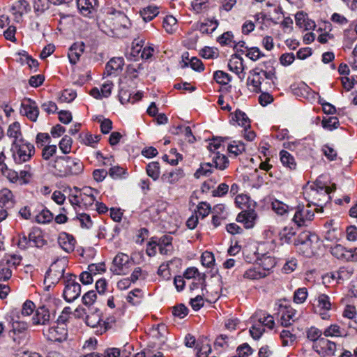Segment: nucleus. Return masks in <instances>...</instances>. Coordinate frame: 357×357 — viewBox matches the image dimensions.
Returning a JSON list of instances; mask_svg holds the SVG:
<instances>
[{"label":"nucleus","instance_id":"nucleus-57","mask_svg":"<svg viewBox=\"0 0 357 357\" xmlns=\"http://www.w3.org/2000/svg\"><path fill=\"white\" fill-rule=\"evenodd\" d=\"M307 297V290L305 287L299 288L294 294V301L296 303H303Z\"/></svg>","mask_w":357,"mask_h":357},{"label":"nucleus","instance_id":"nucleus-5","mask_svg":"<svg viewBox=\"0 0 357 357\" xmlns=\"http://www.w3.org/2000/svg\"><path fill=\"white\" fill-rule=\"evenodd\" d=\"M110 27L118 38H124L130 33L131 23L128 17L121 12L112 13L109 17Z\"/></svg>","mask_w":357,"mask_h":357},{"label":"nucleus","instance_id":"nucleus-35","mask_svg":"<svg viewBox=\"0 0 357 357\" xmlns=\"http://www.w3.org/2000/svg\"><path fill=\"white\" fill-rule=\"evenodd\" d=\"M192 8L196 14L204 13L210 8L208 0H193L191 3Z\"/></svg>","mask_w":357,"mask_h":357},{"label":"nucleus","instance_id":"nucleus-8","mask_svg":"<svg viewBox=\"0 0 357 357\" xmlns=\"http://www.w3.org/2000/svg\"><path fill=\"white\" fill-rule=\"evenodd\" d=\"M54 317V312L50 311L45 305H42L36 309L31 323L33 326H47L51 324Z\"/></svg>","mask_w":357,"mask_h":357},{"label":"nucleus","instance_id":"nucleus-9","mask_svg":"<svg viewBox=\"0 0 357 357\" xmlns=\"http://www.w3.org/2000/svg\"><path fill=\"white\" fill-rule=\"evenodd\" d=\"M66 266V260L64 259L56 260L52 263L46 273L45 282L57 284L61 278L64 279L66 277L64 275Z\"/></svg>","mask_w":357,"mask_h":357},{"label":"nucleus","instance_id":"nucleus-11","mask_svg":"<svg viewBox=\"0 0 357 357\" xmlns=\"http://www.w3.org/2000/svg\"><path fill=\"white\" fill-rule=\"evenodd\" d=\"M313 349L321 357L332 356L336 350V344L325 337L313 344Z\"/></svg>","mask_w":357,"mask_h":357},{"label":"nucleus","instance_id":"nucleus-61","mask_svg":"<svg viewBox=\"0 0 357 357\" xmlns=\"http://www.w3.org/2000/svg\"><path fill=\"white\" fill-rule=\"evenodd\" d=\"M36 305L33 302L26 300L22 305L21 314L22 316H29L36 310Z\"/></svg>","mask_w":357,"mask_h":357},{"label":"nucleus","instance_id":"nucleus-37","mask_svg":"<svg viewBox=\"0 0 357 357\" xmlns=\"http://www.w3.org/2000/svg\"><path fill=\"white\" fill-rule=\"evenodd\" d=\"M57 2V0H35L33 5L34 11L37 15H40L49 9L51 4Z\"/></svg>","mask_w":357,"mask_h":357},{"label":"nucleus","instance_id":"nucleus-50","mask_svg":"<svg viewBox=\"0 0 357 357\" xmlns=\"http://www.w3.org/2000/svg\"><path fill=\"white\" fill-rule=\"evenodd\" d=\"M321 124L324 128L332 130L339 126V120L335 116H329L324 118Z\"/></svg>","mask_w":357,"mask_h":357},{"label":"nucleus","instance_id":"nucleus-60","mask_svg":"<svg viewBox=\"0 0 357 357\" xmlns=\"http://www.w3.org/2000/svg\"><path fill=\"white\" fill-rule=\"evenodd\" d=\"M253 353V349L248 343H243L238 346L236 349L237 356L248 357Z\"/></svg>","mask_w":357,"mask_h":357},{"label":"nucleus","instance_id":"nucleus-14","mask_svg":"<svg viewBox=\"0 0 357 357\" xmlns=\"http://www.w3.org/2000/svg\"><path fill=\"white\" fill-rule=\"evenodd\" d=\"M331 253L338 259L357 261V248L354 250H347L338 244L331 248Z\"/></svg>","mask_w":357,"mask_h":357},{"label":"nucleus","instance_id":"nucleus-18","mask_svg":"<svg viewBox=\"0 0 357 357\" xmlns=\"http://www.w3.org/2000/svg\"><path fill=\"white\" fill-rule=\"evenodd\" d=\"M257 218V213L254 210H244L236 217V221L243 224L245 228H252Z\"/></svg>","mask_w":357,"mask_h":357},{"label":"nucleus","instance_id":"nucleus-42","mask_svg":"<svg viewBox=\"0 0 357 357\" xmlns=\"http://www.w3.org/2000/svg\"><path fill=\"white\" fill-rule=\"evenodd\" d=\"M29 6V3L26 0H18L12 6V10L14 11L13 14L20 17L22 15L24 12L27 11V8Z\"/></svg>","mask_w":357,"mask_h":357},{"label":"nucleus","instance_id":"nucleus-27","mask_svg":"<svg viewBox=\"0 0 357 357\" xmlns=\"http://www.w3.org/2000/svg\"><path fill=\"white\" fill-rule=\"evenodd\" d=\"M184 176V173L181 169H176L162 174L161 179L163 182L174 184Z\"/></svg>","mask_w":357,"mask_h":357},{"label":"nucleus","instance_id":"nucleus-19","mask_svg":"<svg viewBox=\"0 0 357 357\" xmlns=\"http://www.w3.org/2000/svg\"><path fill=\"white\" fill-rule=\"evenodd\" d=\"M314 211L309 209L308 208H304L298 209L292 220L298 226L301 227L305 225L307 221H311L314 218Z\"/></svg>","mask_w":357,"mask_h":357},{"label":"nucleus","instance_id":"nucleus-23","mask_svg":"<svg viewBox=\"0 0 357 357\" xmlns=\"http://www.w3.org/2000/svg\"><path fill=\"white\" fill-rule=\"evenodd\" d=\"M29 238L31 247L42 248L46 243L43 231L38 227L32 228L29 232Z\"/></svg>","mask_w":357,"mask_h":357},{"label":"nucleus","instance_id":"nucleus-2","mask_svg":"<svg viewBox=\"0 0 357 357\" xmlns=\"http://www.w3.org/2000/svg\"><path fill=\"white\" fill-rule=\"evenodd\" d=\"M10 151L14 162L22 165L29 162L35 155L34 145L25 140L18 144H11Z\"/></svg>","mask_w":357,"mask_h":357},{"label":"nucleus","instance_id":"nucleus-59","mask_svg":"<svg viewBox=\"0 0 357 357\" xmlns=\"http://www.w3.org/2000/svg\"><path fill=\"white\" fill-rule=\"evenodd\" d=\"M322 331L315 327H311L307 331V337L308 340L317 342L319 339H322Z\"/></svg>","mask_w":357,"mask_h":357},{"label":"nucleus","instance_id":"nucleus-34","mask_svg":"<svg viewBox=\"0 0 357 357\" xmlns=\"http://www.w3.org/2000/svg\"><path fill=\"white\" fill-rule=\"evenodd\" d=\"M261 77L260 73H255L251 77L248 79V85L250 89L255 93H259L261 91Z\"/></svg>","mask_w":357,"mask_h":357},{"label":"nucleus","instance_id":"nucleus-44","mask_svg":"<svg viewBox=\"0 0 357 357\" xmlns=\"http://www.w3.org/2000/svg\"><path fill=\"white\" fill-rule=\"evenodd\" d=\"M213 162L215 164V168L223 170L227 167L229 160L225 155L218 152L213 158Z\"/></svg>","mask_w":357,"mask_h":357},{"label":"nucleus","instance_id":"nucleus-17","mask_svg":"<svg viewBox=\"0 0 357 357\" xmlns=\"http://www.w3.org/2000/svg\"><path fill=\"white\" fill-rule=\"evenodd\" d=\"M6 136L10 139L11 144H18L26 140L23 137L21 126L17 121L13 122L8 126Z\"/></svg>","mask_w":357,"mask_h":357},{"label":"nucleus","instance_id":"nucleus-20","mask_svg":"<svg viewBox=\"0 0 357 357\" xmlns=\"http://www.w3.org/2000/svg\"><path fill=\"white\" fill-rule=\"evenodd\" d=\"M58 243L65 252L70 253L75 250L76 241L73 235L62 232L59 236Z\"/></svg>","mask_w":357,"mask_h":357},{"label":"nucleus","instance_id":"nucleus-3","mask_svg":"<svg viewBox=\"0 0 357 357\" xmlns=\"http://www.w3.org/2000/svg\"><path fill=\"white\" fill-rule=\"evenodd\" d=\"M253 324L250 333L255 340L259 339L265 331V327L273 329L275 325L272 316L263 312H256L252 317Z\"/></svg>","mask_w":357,"mask_h":357},{"label":"nucleus","instance_id":"nucleus-49","mask_svg":"<svg viewBox=\"0 0 357 357\" xmlns=\"http://www.w3.org/2000/svg\"><path fill=\"white\" fill-rule=\"evenodd\" d=\"M97 298V295L96 292L93 290L89 291L82 296V303L84 305L87 306V307H97L95 305V302Z\"/></svg>","mask_w":357,"mask_h":357},{"label":"nucleus","instance_id":"nucleus-43","mask_svg":"<svg viewBox=\"0 0 357 357\" xmlns=\"http://www.w3.org/2000/svg\"><path fill=\"white\" fill-rule=\"evenodd\" d=\"M344 332L339 326L333 324L326 328L323 334L326 337H341L344 335Z\"/></svg>","mask_w":357,"mask_h":357},{"label":"nucleus","instance_id":"nucleus-45","mask_svg":"<svg viewBox=\"0 0 357 357\" xmlns=\"http://www.w3.org/2000/svg\"><path fill=\"white\" fill-rule=\"evenodd\" d=\"M108 174L113 179H121L126 178L128 175L126 169L119 166H114L111 167Z\"/></svg>","mask_w":357,"mask_h":357},{"label":"nucleus","instance_id":"nucleus-29","mask_svg":"<svg viewBox=\"0 0 357 357\" xmlns=\"http://www.w3.org/2000/svg\"><path fill=\"white\" fill-rule=\"evenodd\" d=\"M218 22L217 20H207L203 22L197 24V29L202 33H212L218 27Z\"/></svg>","mask_w":357,"mask_h":357},{"label":"nucleus","instance_id":"nucleus-36","mask_svg":"<svg viewBox=\"0 0 357 357\" xmlns=\"http://www.w3.org/2000/svg\"><path fill=\"white\" fill-rule=\"evenodd\" d=\"M79 222L80 227L83 229H90L93 226V221L91 216L85 213L76 212V216L73 218Z\"/></svg>","mask_w":357,"mask_h":357},{"label":"nucleus","instance_id":"nucleus-15","mask_svg":"<svg viewBox=\"0 0 357 357\" xmlns=\"http://www.w3.org/2000/svg\"><path fill=\"white\" fill-rule=\"evenodd\" d=\"M20 113L35 122L38 116L39 109L35 101L30 98H24L21 103Z\"/></svg>","mask_w":357,"mask_h":357},{"label":"nucleus","instance_id":"nucleus-41","mask_svg":"<svg viewBox=\"0 0 357 357\" xmlns=\"http://www.w3.org/2000/svg\"><path fill=\"white\" fill-rule=\"evenodd\" d=\"M53 218V214L48 209L43 208L35 216L34 220L38 223L46 224L50 222Z\"/></svg>","mask_w":357,"mask_h":357},{"label":"nucleus","instance_id":"nucleus-51","mask_svg":"<svg viewBox=\"0 0 357 357\" xmlns=\"http://www.w3.org/2000/svg\"><path fill=\"white\" fill-rule=\"evenodd\" d=\"M272 209L278 215H284L288 213L289 206L279 200H274L271 204Z\"/></svg>","mask_w":357,"mask_h":357},{"label":"nucleus","instance_id":"nucleus-63","mask_svg":"<svg viewBox=\"0 0 357 357\" xmlns=\"http://www.w3.org/2000/svg\"><path fill=\"white\" fill-rule=\"evenodd\" d=\"M228 151L230 153L234 154V156H237L245 151V145L241 142H234L233 144L229 145Z\"/></svg>","mask_w":357,"mask_h":357},{"label":"nucleus","instance_id":"nucleus-25","mask_svg":"<svg viewBox=\"0 0 357 357\" xmlns=\"http://www.w3.org/2000/svg\"><path fill=\"white\" fill-rule=\"evenodd\" d=\"M15 199L11 190L3 188L0 190V206L11 208L14 206Z\"/></svg>","mask_w":357,"mask_h":357},{"label":"nucleus","instance_id":"nucleus-7","mask_svg":"<svg viewBox=\"0 0 357 357\" xmlns=\"http://www.w3.org/2000/svg\"><path fill=\"white\" fill-rule=\"evenodd\" d=\"M318 237L310 231H305L299 234L294 241V245L306 257H310L314 254L312 248L313 243L317 242Z\"/></svg>","mask_w":357,"mask_h":357},{"label":"nucleus","instance_id":"nucleus-22","mask_svg":"<svg viewBox=\"0 0 357 357\" xmlns=\"http://www.w3.org/2000/svg\"><path fill=\"white\" fill-rule=\"evenodd\" d=\"M172 237L168 235H164L158 239V241H151L149 243V245L151 246L153 243H155L159 247L160 252L162 255H169L172 251Z\"/></svg>","mask_w":357,"mask_h":357},{"label":"nucleus","instance_id":"nucleus-40","mask_svg":"<svg viewBox=\"0 0 357 357\" xmlns=\"http://www.w3.org/2000/svg\"><path fill=\"white\" fill-rule=\"evenodd\" d=\"M21 259L22 258L18 255H6L0 262L11 269V268H16L20 264Z\"/></svg>","mask_w":357,"mask_h":357},{"label":"nucleus","instance_id":"nucleus-39","mask_svg":"<svg viewBox=\"0 0 357 357\" xmlns=\"http://www.w3.org/2000/svg\"><path fill=\"white\" fill-rule=\"evenodd\" d=\"M158 13V8L154 6H149L140 11V15L144 22L152 20Z\"/></svg>","mask_w":357,"mask_h":357},{"label":"nucleus","instance_id":"nucleus-13","mask_svg":"<svg viewBox=\"0 0 357 357\" xmlns=\"http://www.w3.org/2000/svg\"><path fill=\"white\" fill-rule=\"evenodd\" d=\"M278 316L280 322L284 327L291 326L298 319L296 310L291 306L282 304L279 305Z\"/></svg>","mask_w":357,"mask_h":357},{"label":"nucleus","instance_id":"nucleus-48","mask_svg":"<svg viewBox=\"0 0 357 357\" xmlns=\"http://www.w3.org/2000/svg\"><path fill=\"white\" fill-rule=\"evenodd\" d=\"M282 346L287 347L292 345L296 340V335L292 334L288 330H282L280 333Z\"/></svg>","mask_w":357,"mask_h":357},{"label":"nucleus","instance_id":"nucleus-21","mask_svg":"<svg viewBox=\"0 0 357 357\" xmlns=\"http://www.w3.org/2000/svg\"><path fill=\"white\" fill-rule=\"evenodd\" d=\"M77 6L82 15L90 17L96 10L98 0H77Z\"/></svg>","mask_w":357,"mask_h":357},{"label":"nucleus","instance_id":"nucleus-6","mask_svg":"<svg viewBox=\"0 0 357 357\" xmlns=\"http://www.w3.org/2000/svg\"><path fill=\"white\" fill-rule=\"evenodd\" d=\"M63 298L68 303L75 301L81 294V285L76 281V275L68 273L64 278Z\"/></svg>","mask_w":357,"mask_h":357},{"label":"nucleus","instance_id":"nucleus-30","mask_svg":"<svg viewBox=\"0 0 357 357\" xmlns=\"http://www.w3.org/2000/svg\"><path fill=\"white\" fill-rule=\"evenodd\" d=\"M228 67L231 71L235 73L237 75H239L243 70V59L241 56L234 54L229 60Z\"/></svg>","mask_w":357,"mask_h":357},{"label":"nucleus","instance_id":"nucleus-56","mask_svg":"<svg viewBox=\"0 0 357 357\" xmlns=\"http://www.w3.org/2000/svg\"><path fill=\"white\" fill-rule=\"evenodd\" d=\"M245 54L247 57L254 61H257L261 57L264 56V54L257 47H252L250 48L246 47V52Z\"/></svg>","mask_w":357,"mask_h":357},{"label":"nucleus","instance_id":"nucleus-16","mask_svg":"<svg viewBox=\"0 0 357 357\" xmlns=\"http://www.w3.org/2000/svg\"><path fill=\"white\" fill-rule=\"evenodd\" d=\"M129 269V257L127 255L118 254L113 260L112 271L116 275H125Z\"/></svg>","mask_w":357,"mask_h":357},{"label":"nucleus","instance_id":"nucleus-1","mask_svg":"<svg viewBox=\"0 0 357 357\" xmlns=\"http://www.w3.org/2000/svg\"><path fill=\"white\" fill-rule=\"evenodd\" d=\"M54 168L61 176L77 175L84 169L83 163L77 158L59 157L55 160Z\"/></svg>","mask_w":357,"mask_h":357},{"label":"nucleus","instance_id":"nucleus-64","mask_svg":"<svg viewBox=\"0 0 357 357\" xmlns=\"http://www.w3.org/2000/svg\"><path fill=\"white\" fill-rule=\"evenodd\" d=\"M177 130H178V131L176 133L177 134H178V133L183 134L185 137V139L188 142L193 143L196 140L195 136L192 135L190 127H189V126H185V127L178 126L177 128Z\"/></svg>","mask_w":357,"mask_h":357},{"label":"nucleus","instance_id":"nucleus-10","mask_svg":"<svg viewBox=\"0 0 357 357\" xmlns=\"http://www.w3.org/2000/svg\"><path fill=\"white\" fill-rule=\"evenodd\" d=\"M8 335L16 344H24L28 337V324L22 321H13Z\"/></svg>","mask_w":357,"mask_h":357},{"label":"nucleus","instance_id":"nucleus-62","mask_svg":"<svg viewBox=\"0 0 357 357\" xmlns=\"http://www.w3.org/2000/svg\"><path fill=\"white\" fill-rule=\"evenodd\" d=\"M211 167L212 165L209 162L202 164L195 172V177L199 178L202 176H208L211 173Z\"/></svg>","mask_w":357,"mask_h":357},{"label":"nucleus","instance_id":"nucleus-12","mask_svg":"<svg viewBox=\"0 0 357 357\" xmlns=\"http://www.w3.org/2000/svg\"><path fill=\"white\" fill-rule=\"evenodd\" d=\"M43 335L48 340L53 342H62L67 337V330L64 326L54 324L47 328L43 329Z\"/></svg>","mask_w":357,"mask_h":357},{"label":"nucleus","instance_id":"nucleus-55","mask_svg":"<svg viewBox=\"0 0 357 357\" xmlns=\"http://www.w3.org/2000/svg\"><path fill=\"white\" fill-rule=\"evenodd\" d=\"M333 220H331L329 222H326L324 225L325 228L327 229L325 234V238L328 241H333L334 240L337 239V231L335 228H331L333 225Z\"/></svg>","mask_w":357,"mask_h":357},{"label":"nucleus","instance_id":"nucleus-46","mask_svg":"<svg viewBox=\"0 0 357 357\" xmlns=\"http://www.w3.org/2000/svg\"><path fill=\"white\" fill-rule=\"evenodd\" d=\"M259 264L264 270L269 271L275 266L276 262L273 257L264 255L259 259Z\"/></svg>","mask_w":357,"mask_h":357},{"label":"nucleus","instance_id":"nucleus-33","mask_svg":"<svg viewBox=\"0 0 357 357\" xmlns=\"http://www.w3.org/2000/svg\"><path fill=\"white\" fill-rule=\"evenodd\" d=\"M354 273V270L349 267H341L336 272L331 274V278L333 279H336L338 282L340 281H344L349 280Z\"/></svg>","mask_w":357,"mask_h":357},{"label":"nucleus","instance_id":"nucleus-52","mask_svg":"<svg viewBox=\"0 0 357 357\" xmlns=\"http://www.w3.org/2000/svg\"><path fill=\"white\" fill-rule=\"evenodd\" d=\"M197 276L198 277V280L199 281L202 280L203 282H205V275L200 274L197 268H188L185 270L183 274V277L186 279L196 278Z\"/></svg>","mask_w":357,"mask_h":357},{"label":"nucleus","instance_id":"nucleus-47","mask_svg":"<svg viewBox=\"0 0 357 357\" xmlns=\"http://www.w3.org/2000/svg\"><path fill=\"white\" fill-rule=\"evenodd\" d=\"M146 173L149 176L156 181L160 176V165L157 162H150L146 166Z\"/></svg>","mask_w":357,"mask_h":357},{"label":"nucleus","instance_id":"nucleus-31","mask_svg":"<svg viewBox=\"0 0 357 357\" xmlns=\"http://www.w3.org/2000/svg\"><path fill=\"white\" fill-rule=\"evenodd\" d=\"M280 161L282 164L291 170L296 168V163L294 158L288 151L282 150L280 152Z\"/></svg>","mask_w":357,"mask_h":357},{"label":"nucleus","instance_id":"nucleus-26","mask_svg":"<svg viewBox=\"0 0 357 357\" xmlns=\"http://www.w3.org/2000/svg\"><path fill=\"white\" fill-rule=\"evenodd\" d=\"M84 50V44L81 43L79 44H73L68 52V58L72 64H75L79 59L81 54Z\"/></svg>","mask_w":357,"mask_h":357},{"label":"nucleus","instance_id":"nucleus-28","mask_svg":"<svg viewBox=\"0 0 357 357\" xmlns=\"http://www.w3.org/2000/svg\"><path fill=\"white\" fill-rule=\"evenodd\" d=\"M124 65V60L121 57L113 58L110 59L105 66V73L107 75H111L115 71L121 70Z\"/></svg>","mask_w":357,"mask_h":357},{"label":"nucleus","instance_id":"nucleus-4","mask_svg":"<svg viewBox=\"0 0 357 357\" xmlns=\"http://www.w3.org/2000/svg\"><path fill=\"white\" fill-rule=\"evenodd\" d=\"M85 314L86 324L95 328L97 335H102L110 327L109 321H102V312L98 307H90L87 308Z\"/></svg>","mask_w":357,"mask_h":357},{"label":"nucleus","instance_id":"nucleus-32","mask_svg":"<svg viewBox=\"0 0 357 357\" xmlns=\"http://www.w3.org/2000/svg\"><path fill=\"white\" fill-rule=\"evenodd\" d=\"M296 231L293 227H285L279 233L280 239L286 243H294L296 239L295 238Z\"/></svg>","mask_w":357,"mask_h":357},{"label":"nucleus","instance_id":"nucleus-58","mask_svg":"<svg viewBox=\"0 0 357 357\" xmlns=\"http://www.w3.org/2000/svg\"><path fill=\"white\" fill-rule=\"evenodd\" d=\"M73 140L70 137L65 135L59 142V148L63 153L70 152Z\"/></svg>","mask_w":357,"mask_h":357},{"label":"nucleus","instance_id":"nucleus-54","mask_svg":"<svg viewBox=\"0 0 357 357\" xmlns=\"http://www.w3.org/2000/svg\"><path fill=\"white\" fill-rule=\"evenodd\" d=\"M235 119L238 124L243 128L250 127V119L243 112L237 109L235 112Z\"/></svg>","mask_w":357,"mask_h":357},{"label":"nucleus","instance_id":"nucleus-38","mask_svg":"<svg viewBox=\"0 0 357 357\" xmlns=\"http://www.w3.org/2000/svg\"><path fill=\"white\" fill-rule=\"evenodd\" d=\"M162 26L168 33H173L178 29L177 20L172 15H167L162 22Z\"/></svg>","mask_w":357,"mask_h":357},{"label":"nucleus","instance_id":"nucleus-53","mask_svg":"<svg viewBox=\"0 0 357 357\" xmlns=\"http://www.w3.org/2000/svg\"><path fill=\"white\" fill-rule=\"evenodd\" d=\"M213 78L217 83L223 85L227 84L231 79V77L229 74L222 70L215 71L213 74Z\"/></svg>","mask_w":357,"mask_h":357},{"label":"nucleus","instance_id":"nucleus-24","mask_svg":"<svg viewBox=\"0 0 357 357\" xmlns=\"http://www.w3.org/2000/svg\"><path fill=\"white\" fill-rule=\"evenodd\" d=\"M255 21L246 20L242 25V33L245 35H248L251 33L255 27V23L262 24L265 20L266 15L262 13H257L254 17Z\"/></svg>","mask_w":357,"mask_h":357}]
</instances>
